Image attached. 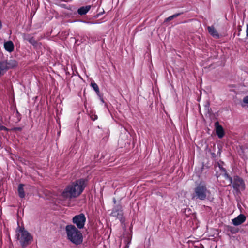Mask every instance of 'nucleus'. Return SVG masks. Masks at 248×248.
I'll use <instances>...</instances> for the list:
<instances>
[{
	"label": "nucleus",
	"instance_id": "nucleus-1",
	"mask_svg": "<svg viewBox=\"0 0 248 248\" xmlns=\"http://www.w3.org/2000/svg\"><path fill=\"white\" fill-rule=\"evenodd\" d=\"M86 186L85 179L77 180L65 187L61 193V196L63 199L69 200L77 198L82 193Z\"/></svg>",
	"mask_w": 248,
	"mask_h": 248
},
{
	"label": "nucleus",
	"instance_id": "nucleus-2",
	"mask_svg": "<svg viewBox=\"0 0 248 248\" xmlns=\"http://www.w3.org/2000/svg\"><path fill=\"white\" fill-rule=\"evenodd\" d=\"M65 232L67 238L73 244L79 245L83 242V237L79 229L77 228L74 225L69 224L65 227Z\"/></svg>",
	"mask_w": 248,
	"mask_h": 248
},
{
	"label": "nucleus",
	"instance_id": "nucleus-3",
	"mask_svg": "<svg viewBox=\"0 0 248 248\" xmlns=\"http://www.w3.org/2000/svg\"><path fill=\"white\" fill-rule=\"evenodd\" d=\"M210 194V190L208 189L206 184L204 182H200L194 187L192 198L204 201Z\"/></svg>",
	"mask_w": 248,
	"mask_h": 248
},
{
	"label": "nucleus",
	"instance_id": "nucleus-4",
	"mask_svg": "<svg viewBox=\"0 0 248 248\" xmlns=\"http://www.w3.org/2000/svg\"><path fill=\"white\" fill-rule=\"evenodd\" d=\"M227 180H229L232 187L237 193H240L246 188L245 183L244 180L238 175H235L232 177L227 175Z\"/></svg>",
	"mask_w": 248,
	"mask_h": 248
},
{
	"label": "nucleus",
	"instance_id": "nucleus-5",
	"mask_svg": "<svg viewBox=\"0 0 248 248\" xmlns=\"http://www.w3.org/2000/svg\"><path fill=\"white\" fill-rule=\"evenodd\" d=\"M17 234L18 239L22 247H26L29 245L32 239L31 235L27 231L24 229V228H20Z\"/></svg>",
	"mask_w": 248,
	"mask_h": 248
},
{
	"label": "nucleus",
	"instance_id": "nucleus-6",
	"mask_svg": "<svg viewBox=\"0 0 248 248\" xmlns=\"http://www.w3.org/2000/svg\"><path fill=\"white\" fill-rule=\"evenodd\" d=\"M86 217L83 213H80L73 217L72 222L76 225V227L79 229L84 227L86 222Z\"/></svg>",
	"mask_w": 248,
	"mask_h": 248
},
{
	"label": "nucleus",
	"instance_id": "nucleus-7",
	"mask_svg": "<svg viewBox=\"0 0 248 248\" xmlns=\"http://www.w3.org/2000/svg\"><path fill=\"white\" fill-rule=\"evenodd\" d=\"M111 215L113 217H116L122 222L124 221V218L123 217L122 207L121 205H116L113 208Z\"/></svg>",
	"mask_w": 248,
	"mask_h": 248
},
{
	"label": "nucleus",
	"instance_id": "nucleus-8",
	"mask_svg": "<svg viewBox=\"0 0 248 248\" xmlns=\"http://www.w3.org/2000/svg\"><path fill=\"white\" fill-rule=\"evenodd\" d=\"M246 219V216L243 214H240L236 217L232 219V223L235 226H238L244 223Z\"/></svg>",
	"mask_w": 248,
	"mask_h": 248
},
{
	"label": "nucleus",
	"instance_id": "nucleus-9",
	"mask_svg": "<svg viewBox=\"0 0 248 248\" xmlns=\"http://www.w3.org/2000/svg\"><path fill=\"white\" fill-rule=\"evenodd\" d=\"M6 65V68L8 70L9 69L14 68L17 66L18 63L14 59L3 61Z\"/></svg>",
	"mask_w": 248,
	"mask_h": 248
},
{
	"label": "nucleus",
	"instance_id": "nucleus-10",
	"mask_svg": "<svg viewBox=\"0 0 248 248\" xmlns=\"http://www.w3.org/2000/svg\"><path fill=\"white\" fill-rule=\"evenodd\" d=\"M215 126L216 134L218 137L220 139L223 138L224 136L225 133L222 126L219 124L218 122H217L215 123Z\"/></svg>",
	"mask_w": 248,
	"mask_h": 248
},
{
	"label": "nucleus",
	"instance_id": "nucleus-11",
	"mask_svg": "<svg viewBox=\"0 0 248 248\" xmlns=\"http://www.w3.org/2000/svg\"><path fill=\"white\" fill-rule=\"evenodd\" d=\"M207 30L209 33L214 38H219L220 36L217 29L213 26H208Z\"/></svg>",
	"mask_w": 248,
	"mask_h": 248
},
{
	"label": "nucleus",
	"instance_id": "nucleus-12",
	"mask_svg": "<svg viewBox=\"0 0 248 248\" xmlns=\"http://www.w3.org/2000/svg\"><path fill=\"white\" fill-rule=\"evenodd\" d=\"M91 86L93 89V90L95 91V92H96L97 95L101 98V100L102 102H104L103 99L101 95L100 94L99 88V87L97 85V84L96 83H95L94 82H92L91 83Z\"/></svg>",
	"mask_w": 248,
	"mask_h": 248
},
{
	"label": "nucleus",
	"instance_id": "nucleus-13",
	"mask_svg": "<svg viewBox=\"0 0 248 248\" xmlns=\"http://www.w3.org/2000/svg\"><path fill=\"white\" fill-rule=\"evenodd\" d=\"M91 6L88 5L86 6H83L78 9V13L80 15L86 14L90 9Z\"/></svg>",
	"mask_w": 248,
	"mask_h": 248
},
{
	"label": "nucleus",
	"instance_id": "nucleus-14",
	"mask_svg": "<svg viewBox=\"0 0 248 248\" xmlns=\"http://www.w3.org/2000/svg\"><path fill=\"white\" fill-rule=\"evenodd\" d=\"M24 186V185L23 184H20L18 186V195L21 198H24L25 196Z\"/></svg>",
	"mask_w": 248,
	"mask_h": 248
},
{
	"label": "nucleus",
	"instance_id": "nucleus-15",
	"mask_svg": "<svg viewBox=\"0 0 248 248\" xmlns=\"http://www.w3.org/2000/svg\"><path fill=\"white\" fill-rule=\"evenodd\" d=\"M7 71L6 68V65L3 61H0V77L3 75Z\"/></svg>",
	"mask_w": 248,
	"mask_h": 248
},
{
	"label": "nucleus",
	"instance_id": "nucleus-16",
	"mask_svg": "<svg viewBox=\"0 0 248 248\" xmlns=\"http://www.w3.org/2000/svg\"><path fill=\"white\" fill-rule=\"evenodd\" d=\"M227 231H230L231 233L233 234L236 233L238 232L239 231V229L232 226H227Z\"/></svg>",
	"mask_w": 248,
	"mask_h": 248
},
{
	"label": "nucleus",
	"instance_id": "nucleus-17",
	"mask_svg": "<svg viewBox=\"0 0 248 248\" xmlns=\"http://www.w3.org/2000/svg\"><path fill=\"white\" fill-rule=\"evenodd\" d=\"M218 166L220 169V170L221 172L223 173V175L225 178L226 179H227V175H229L228 173H227V171L226 170L225 168H224V167H223V166L222 165H221L219 163H218Z\"/></svg>",
	"mask_w": 248,
	"mask_h": 248
},
{
	"label": "nucleus",
	"instance_id": "nucleus-18",
	"mask_svg": "<svg viewBox=\"0 0 248 248\" xmlns=\"http://www.w3.org/2000/svg\"><path fill=\"white\" fill-rule=\"evenodd\" d=\"M204 109H205V114H210L212 113L211 108L210 107V105L208 103H207L204 106Z\"/></svg>",
	"mask_w": 248,
	"mask_h": 248
},
{
	"label": "nucleus",
	"instance_id": "nucleus-19",
	"mask_svg": "<svg viewBox=\"0 0 248 248\" xmlns=\"http://www.w3.org/2000/svg\"><path fill=\"white\" fill-rule=\"evenodd\" d=\"M4 46H14V44L11 41L4 42Z\"/></svg>",
	"mask_w": 248,
	"mask_h": 248
},
{
	"label": "nucleus",
	"instance_id": "nucleus-20",
	"mask_svg": "<svg viewBox=\"0 0 248 248\" xmlns=\"http://www.w3.org/2000/svg\"><path fill=\"white\" fill-rule=\"evenodd\" d=\"M15 47H4L5 50L9 52H12L14 50Z\"/></svg>",
	"mask_w": 248,
	"mask_h": 248
},
{
	"label": "nucleus",
	"instance_id": "nucleus-21",
	"mask_svg": "<svg viewBox=\"0 0 248 248\" xmlns=\"http://www.w3.org/2000/svg\"><path fill=\"white\" fill-rule=\"evenodd\" d=\"M91 118L93 121H95L97 119L98 116L95 114H92L91 116Z\"/></svg>",
	"mask_w": 248,
	"mask_h": 248
},
{
	"label": "nucleus",
	"instance_id": "nucleus-22",
	"mask_svg": "<svg viewBox=\"0 0 248 248\" xmlns=\"http://www.w3.org/2000/svg\"><path fill=\"white\" fill-rule=\"evenodd\" d=\"M0 130H1V131L3 130V131H8V129L4 126L0 125Z\"/></svg>",
	"mask_w": 248,
	"mask_h": 248
},
{
	"label": "nucleus",
	"instance_id": "nucleus-23",
	"mask_svg": "<svg viewBox=\"0 0 248 248\" xmlns=\"http://www.w3.org/2000/svg\"><path fill=\"white\" fill-rule=\"evenodd\" d=\"M243 101L244 103L248 104V95L244 97Z\"/></svg>",
	"mask_w": 248,
	"mask_h": 248
},
{
	"label": "nucleus",
	"instance_id": "nucleus-24",
	"mask_svg": "<svg viewBox=\"0 0 248 248\" xmlns=\"http://www.w3.org/2000/svg\"><path fill=\"white\" fill-rule=\"evenodd\" d=\"M180 15V13H178V14H174V15H173L172 16H171L172 19L175 17H177L178 16H179V15Z\"/></svg>",
	"mask_w": 248,
	"mask_h": 248
},
{
	"label": "nucleus",
	"instance_id": "nucleus-25",
	"mask_svg": "<svg viewBox=\"0 0 248 248\" xmlns=\"http://www.w3.org/2000/svg\"><path fill=\"white\" fill-rule=\"evenodd\" d=\"M172 20V18L171 17V16L168 17V18H167L166 19H165V21L166 22H168V21H170V20Z\"/></svg>",
	"mask_w": 248,
	"mask_h": 248
},
{
	"label": "nucleus",
	"instance_id": "nucleus-26",
	"mask_svg": "<svg viewBox=\"0 0 248 248\" xmlns=\"http://www.w3.org/2000/svg\"><path fill=\"white\" fill-rule=\"evenodd\" d=\"M130 242H131L130 240H128V241L127 242V244L125 245L124 248H129V245L130 243Z\"/></svg>",
	"mask_w": 248,
	"mask_h": 248
},
{
	"label": "nucleus",
	"instance_id": "nucleus-27",
	"mask_svg": "<svg viewBox=\"0 0 248 248\" xmlns=\"http://www.w3.org/2000/svg\"><path fill=\"white\" fill-rule=\"evenodd\" d=\"M246 36L248 37V24H247V28H246Z\"/></svg>",
	"mask_w": 248,
	"mask_h": 248
}]
</instances>
